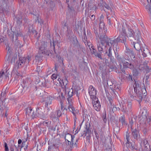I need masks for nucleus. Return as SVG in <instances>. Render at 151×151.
Listing matches in <instances>:
<instances>
[{"label":"nucleus","mask_w":151,"mask_h":151,"mask_svg":"<svg viewBox=\"0 0 151 151\" xmlns=\"http://www.w3.org/2000/svg\"><path fill=\"white\" fill-rule=\"evenodd\" d=\"M57 80L58 81L61 86L64 89V90H65L66 93L67 92L68 93V97L67 98V101L69 105L68 106V109L70 111L72 112L73 114L75 115V109L73 106V102L71 97L73 96V89H76L77 88L76 87L78 86L77 83L76 84V82H74L73 83L72 88L69 91V89L66 87L68 81L66 78L62 80L60 78H58Z\"/></svg>","instance_id":"f257e3e1"},{"label":"nucleus","mask_w":151,"mask_h":151,"mask_svg":"<svg viewBox=\"0 0 151 151\" xmlns=\"http://www.w3.org/2000/svg\"><path fill=\"white\" fill-rule=\"evenodd\" d=\"M134 91L131 97L133 99L137 101L140 104L142 99L143 94H145L146 89L145 88L141 89L140 86L139 82L136 81L134 85Z\"/></svg>","instance_id":"f03ea898"},{"label":"nucleus","mask_w":151,"mask_h":151,"mask_svg":"<svg viewBox=\"0 0 151 151\" xmlns=\"http://www.w3.org/2000/svg\"><path fill=\"white\" fill-rule=\"evenodd\" d=\"M125 36L119 35L117 38L116 40L115 39L110 38L108 39L106 41V47L107 48L109 47V49L108 51H106V54L109 57H111L112 55V50L116 44V41L122 42V40H123L124 41V40H125Z\"/></svg>","instance_id":"7ed1b4c3"},{"label":"nucleus","mask_w":151,"mask_h":151,"mask_svg":"<svg viewBox=\"0 0 151 151\" xmlns=\"http://www.w3.org/2000/svg\"><path fill=\"white\" fill-rule=\"evenodd\" d=\"M142 118L140 120V123L142 124H148L151 121L150 118L148 116L146 108L144 107L142 110Z\"/></svg>","instance_id":"20e7f679"},{"label":"nucleus","mask_w":151,"mask_h":151,"mask_svg":"<svg viewBox=\"0 0 151 151\" xmlns=\"http://www.w3.org/2000/svg\"><path fill=\"white\" fill-rule=\"evenodd\" d=\"M121 102L122 109L123 111L126 112L131 111L132 104L131 102L128 101L125 99H122Z\"/></svg>","instance_id":"39448f33"},{"label":"nucleus","mask_w":151,"mask_h":151,"mask_svg":"<svg viewBox=\"0 0 151 151\" xmlns=\"http://www.w3.org/2000/svg\"><path fill=\"white\" fill-rule=\"evenodd\" d=\"M116 58L118 60V62L120 63V65L121 68L122 67V64H123V67L124 68H128L134 70V66L130 63H129L128 62L126 61L124 59L122 58H121L119 55H117Z\"/></svg>","instance_id":"423d86ee"},{"label":"nucleus","mask_w":151,"mask_h":151,"mask_svg":"<svg viewBox=\"0 0 151 151\" xmlns=\"http://www.w3.org/2000/svg\"><path fill=\"white\" fill-rule=\"evenodd\" d=\"M141 145L142 147V151H151V150L147 141L145 139H143L142 140Z\"/></svg>","instance_id":"0eeeda50"},{"label":"nucleus","mask_w":151,"mask_h":151,"mask_svg":"<svg viewBox=\"0 0 151 151\" xmlns=\"http://www.w3.org/2000/svg\"><path fill=\"white\" fill-rule=\"evenodd\" d=\"M47 42L42 41L40 44V52L42 54H45L47 51Z\"/></svg>","instance_id":"6e6552de"},{"label":"nucleus","mask_w":151,"mask_h":151,"mask_svg":"<svg viewBox=\"0 0 151 151\" xmlns=\"http://www.w3.org/2000/svg\"><path fill=\"white\" fill-rule=\"evenodd\" d=\"M88 93L90 96L91 99L92 100L96 99L97 98L96 97V91L95 88H94L92 86H90L88 89Z\"/></svg>","instance_id":"1a4fd4ad"},{"label":"nucleus","mask_w":151,"mask_h":151,"mask_svg":"<svg viewBox=\"0 0 151 151\" xmlns=\"http://www.w3.org/2000/svg\"><path fill=\"white\" fill-rule=\"evenodd\" d=\"M96 100L95 99H92L93 106L95 110L98 111L100 109L101 105L98 99L96 98Z\"/></svg>","instance_id":"9d476101"},{"label":"nucleus","mask_w":151,"mask_h":151,"mask_svg":"<svg viewBox=\"0 0 151 151\" xmlns=\"http://www.w3.org/2000/svg\"><path fill=\"white\" fill-rule=\"evenodd\" d=\"M97 46L98 51L101 53H102L103 51V49L106 47V45L104 46L103 42L101 41L98 42L97 44Z\"/></svg>","instance_id":"9b49d317"},{"label":"nucleus","mask_w":151,"mask_h":151,"mask_svg":"<svg viewBox=\"0 0 151 151\" xmlns=\"http://www.w3.org/2000/svg\"><path fill=\"white\" fill-rule=\"evenodd\" d=\"M44 110L42 109L38 108L36 109V111L37 114H35L36 116H39L41 118L43 119L45 118L43 114V112Z\"/></svg>","instance_id":"f8f14e48"},{"label":"nucleus","mask_w":151,"mask_h":151,"mask_svg":"<svg viewBox=\"0 0 151 151\" xmlns=\"http://www.w3.org/2000/svg\"><path fill=\"white\" fill-rule=\"evenodd\" d=\"M26 114L27 116L28 115L32 117H36L35 114H34L33 111L30 108H28L26 109Z\"/></svg>","instance_id":"ddd939ff"},{"label":"nucleus","mask_w":151,"mask_h":151,"mask_svg":"<svg viewBox=\"0 0 151 151\" xmlns=\"http://www.w3.org/2000/svg\"><path fill=\"white\" fill-rule=\"evenodd\" d=\"M25 62V59L23 58H20L19 60L16 63V65L18 66L19 68L22 66L24 64Z\"/></svg>","instance_id":"4468645a"},{"label":"nucleus","mask_w":151,"mask_h":151,"mask_svg":"<svg viewBox=\"0 0 151 151\" xmlns=\"http://www.w3.org/2000/svg\"><path fill=\"white\" fill-rule=\"evenodd\" d=\"M104 17L103 15H101L99 18L100 23L99 24V29L101 30L104 29V23L103 20Z\"/></svg>","instance_id":"2eb2a0df"},{"label":"nucleus","mask_w":151,"mask_h":151,"mask_svg":"<svg viewBox=\"0 0 151 151\" xmlns=\"http://www.w3.org/2000/svg\"><path fill=\"white\" fill-rule=\"evenodd\" d=\"M132 137L136 139H138L139 135L138 134L139 131L138 129H132Z\"/></svg>","instance_id":"dca6fc26"},{"label":"nucleus","mask_w":151,"mask_h":151,"mask_svg":"<svg viewBox=\"0 0 151 151\" xmlns=\"http://www.w3.org/2000/svg\"><path fill=\"white\" fill-rule=\"evenodd\" d=\"M74 136H72L70 134H67L65 135V139L68 142H70L71 143L73 144V140L74 139Z\"/></svg>","instance_id":"f3484780"},{"label":"nucleus","mask_w":151,"mask_h":151,"mask_svg":"<svg viewBox=\"0 0 151 151\" xmlns=\"http://www.w3.org/2000/svg\"><path fill=\"white\" fill-rule=\"evenodd\" d=\"M9 75V72L8 70H6V72L4 73V72L1 71L0 72V78L4 77L5 78H7Z\"/></svg>","instance_id":"a211bd4d"},{"label":"nucleus","mask_w":151,"mask_h":151,"mask_svg":"<svg viewBox=\"0 0 151 151\" xmlns=\"http://www.w3.org/2000/svg\"><path fill=\"white\" fill-rule=\"evenodd\" d=\"M140 42H137V43H134V42H131V43L132 44H133V45H134V47L135 50L138 51L139 50L141 49V46L139 43Z\"/></svg>","instance_id":"6ab92c4d"},{"label":"nucleus","mask_w":151,"mask_h":151,"mask_svg":"<svg viewBox=\"0 0 151 151\" xmlns=\"http://www.w3.org/2000/svg\"><path fill=\"white\" fill-rule=\"evenodd\" d=\"M140 33L138 32L136 33V35H135L134 39L137 40V42H141L140 39Z\"/></svg>","instance_id":"aec40b11"},{"label":"nucleus","mask_w":151,"mask_h":151,"mask_svg":"<svg viewBox=\"0 0 151 151\" xmlns=\"http://www.w3.org/2000/svg\"><path fill=\"white\" fill-rule=\"evenodd\" d=\"M12 32L13 33L12 39L14 38L15 37L16 39H17V37L19 36H20L21 35V33L20 32Z\"/></svg>","instance_id":"412c9836"},{"label":"nucleus","mask_w":151,"mask_h":151,"mask_svg":"<svg viewBox=\"0 0 151 151\" xmlns=\"http://www.w3.org/2000/svg\"><path fill=\"white\" fill-rule=\"evenodd\" d=\"M126 50L125 51V55L126 56H128L129 55H130L131 53H132L133 51L128 48L127 47H126Z\"/></svg>","instance_id":"4be33fe9"},{"label":"nucleus","mask_w":151,"mask_h":151,"mask_svg":"<svg viewBox=\"0 0 151 151\" xmlns=\"http://www.w3.org/2000/svg\"><path fill=\"white\" fill-rule=\"evenodd\" d=\"M44 101L46 102V104H50L51 103V97L50 96H47L45 99Z\"/></svg>","instance_id":"5701e85b"},{"label":"nucleus","mask_w":151,"mask_h":151,"mask_svg":"<svg viewBox=\"0 0 151 151\" xmlns=\"http://www.w3.org/2000/svg\"><path fill=\"white\" fill-rule=\"evenodd\" d=\"M145 9L150 15L151 16V6L149 4H147L145 6Z\"/></svg>","instance_id":"b1692460"},{"label":"nucleus","mask_w":151,"mask_h":151,"mask_svg":"<svg viewBox=\"0 0 151 151\" xmlns=\"http://www.w3.org/2000/svg\"><path fill=\"white\" fill-rule=\"evenodd\" d=\"M128 58H127V60H129L131 59L133 60V59H134L135 58V56L134 55V53L133 52H132V53H131L130 55H129Z\"/></svg>","instance_id":"393cba45"},{"label":"nucleus","mask_w":151,"mask_h":151,"mask_svg":"<svg viewBox=\"0 0 151 151\" xmlns=\"http://www.w3.org/2000/svg\"><path fill=\"white\" fill-rule=\"evenodd\" d=\"M104 6L105 8H106L108 10L110 11L112 13V14H113L112 17H113V15L114 14V12L113 11L112 9L111 8L108 4H105L104 5Z\"/></svg>","instance_id":"a878e982"},{"label":"nucleus","mask_w":151,"mask_h":151,"mask_svg":"<svg viewBox=\"0 0 151 151\" xmlns=\"http://www.w3.org/2000/svg\"><path fill=\"white\" fill-rule=\"evenodd\" d=\"M16 21L17 22L18 24H20L22 23V20L21 17L19 15H17L16 19Z\"/></svg>","instance_id":"bb28decb"},{"label":"nucleus","mask_w":151,"mask_h":151,"mask_svg":"<svg viewBox=\"0 0 151 151\" xmlns=\"http://www.w3.org/2000/svg\"><path fill=\"white\" fill-rule=\"evenodd\" d=\"M135 120V119L134 118H132L131 119H129V126L130 127L131 129H132V125L133 124L134 122V121Z\"/></svg>","instance_id":"cd10ccee"},{"label":"nucleus","mask_w":151,"mask_h":151,"mask_svg":"<svg viewBox=\"0 0 151 151\" xmlns=\"http://www.w3.org/2000/svg\"><path fill=\"white\" fill-rule=\"evenodd\" d=\"M149 53V50L148 49L146 48L143 50L142 51V54L144 57H145L147 55V54Z\"/></svg>","instance_id":"c85d7f7f"},{"label":"nucleus","mask_w":151,"mask_h":151,"mask_svg":"<svg viewBox=\"0 0 151 151\" xmlns=\"http://www.w3.org/2000/svg\"><path fill=\"white\" fill-rule=\"evenodd\" d=\"M134 32H133V30L131 29H129V32L128 33V36L130 37H132L133 35V33Z\"/></svg>","instance_id":"c756f323"},{"label":"nucleus","mask_w":151,"mask_h":151,"mask_svg":"<svg viewBox=\"0 0 151 151\" xmlns=\"http://www.w3.org/2000/svg\"><path fill=\"white\" fill-rule=\"evenodd\" d=\"M10 150L11 151H18V149L15 145H13L10 147Z\"/></svg>","instance_id":"7c9ffc66"},{"label":"nucleus","mask_w":151,"mask_h":151,"mask_svg":"<svg viewBox=\"0 0 151 151\" xmlns=\"http://www.w3.org/2000/svg\"><path fill=\"white\" fill-rule=\"evenodd\" d=\"M2 4H1V7L2 9L3 10H5V8H6L7 6V4L4 1H2Z\"/></svg>","instance_id":"2f4dec72"},{"label":"nucleus","mask_w":151,"mask_h":151,"mask_svg":"<svg viewBox=\"0 0 151 151\" xmlns=\"http://www.w3.org/2000/svg\"><path fill=\"white\" fill-rule=\"evenodd\" d=\"M126 138L127 139V141L126 142V144L127 145V144L129 145V134L128 132H127L126 134Z\"/></svg>","instance_id":"473e14b6"},{"label":"nucleus","mask_w":151,"mask_h":151,"mask_svg":"<svg viewBox=\"0 0 151 151\" xmlns=\"http://www.w3.org/2000/svg\"><path fill=\"white\" fill-rule=\"evenodd\" d=\"M57 115V113L56 112L52 113L51 114V117L52 118V119L57 120L58 117H55Z\"/></svg>","instance_id":"72a5a7b5"},{"label":"nucleus","mask_w":151,"mask_h":151,"mask_svg":"<svg viewBox=\"0 0 151 151\" xmlns=\"http://www.w3.org/2000/svg\"><path fill=\"white\" fill-rule=\"evenodd\" d=\"M91 52L95 55H96V50L94 48L93 46H91V47L89 48Z\"/></svg>","instance_id":"f704fd0d"},{"label":"nucleus","mask_w":151,"mask_h":151,"mask_svg":"<svg viewBox=\"0 0 151 151\" xmlns=\"http://www.w3.org/2000/svg\"><path fill=\"white\" fill-rule=\"evenodd\" d=\"M119 121L123 124H125V118L123 116H121L119 118Z\"/></svg>","instance_id":"c9c22d12"},{"label":"nucleus","mask_w":151,"mask_h":151,"mask_svg":"<svg viewBox=\"0 0 151 151\" xmlns=\"http://www.w3.org/2000/svg\"><path fill=\"white\" fill-rule=\"evenodd\" d=\"M84 42L86 45H88L89 48L91 47V46H93L91 43L90 42H87L85 40L84 41Z\"/></svg>","instance_id":"e433bc0d"},{"label":"nucleus","mask_w":151,"mask_h":151,"mask_svg":"<svg viewBox=\"0 0 151 151\" xmlns=\"http://www.w3.org/2000/svg\"><path fill=\"white\" fill-rule=\"evenodd\" d=\"M95 33L96 35V37H99L100 40H102L104 38V36H101V35H99L97 32H95Z\"/></svg>","instance_id":"4c0bfd02"},{"label":"nucleus","mask_w":151,"mask_h":151,"mask_svg":"<svg viewBox=\"0 0 151 151\" xmlns=\"http://www.w3.org/2000/svg\"><path fill=\"white\" fill-rule=\"evenodd\" d=\"M57 115L56 116V117H60L61 114H62V113L61 112V111L60 110H58L57 112Z\"/></svg>","instance_id":"58836bf2"},{"label":"nucleus","mask_w":151,"mask_h":151,"mask_svg":"<svg viewBox=\"0 0 151 151\" xmlns=\"http://www.w3.org/2000/svg\"><path fill=\"white\" fill-rule=\"evenodd\" d=\"M17 65L16 66H15L14 68L12 71V73L13 74V73H16V72L17 73V68H18V67L17 68Z\"/></svg>","instance_id":"ea45409f"},{"label":"nucleus","mask_w":151,"mask_h":151,"mask_svg":"<svg viewBox=\"0 0 151 151\" xmlns=\"http://www.w3.org/2000/svg\"><path fill=\"white\" fill-rule=\"evenodd\" d=\"M114 89L115 90H119L120 85L119 84H116L114 85Z\"/></svg>","instance_id":"a19ab883"},{"label":"nucleus","mask_w":151,"mask_h":151,"mask_svg":"<svg viewBox=\"0 0 151 151\" xmlns=\"http://www.w3.org/2000/svg\"><path fill=\"white\" fill-rule=\"evenodd\" d=\"M43 124L44 125L47 127L50 125V122L44 121L43 122Z\"/></svg>","instance_id":"79ce46f5"},{"label":"nucleus","mask_w":151,"mask_h":151,"mask_svg":"<svg viewBox=\"0 0 151 151\" xmlns=\"http://www.w3.org/2000/svg\"><path fill=\"white\" fill-rule=\"evenodd\" d=\"M43 124L44 125L47 127L50 125V122L44 121L43 122Z\"/></svg>","instance_id":"37998d69"},{"label":"nucleus","mask_w":151,"mask_h":151,"mask_svg":"<svg viewBox=\"0 0 151 151\" xmlns=\"http://www.w3.org/2000/svg\"><path fill=\"white\" fill-rule=\"evenodd\" d=\"M57 75L56 74H53L51 76V78L53 80L56 79L57 78Z\"/></svg>","instance_id":"c03bdc74"},{"label":"nucleus","mask_w":151,"mask_h":151,"mask_svg":"<svg viewBox=\"0 0 151 151\" xmlns=\"http://www.w3.org/2000/svg\"><path fill=\"white\" fill-rule=\"evenodd\" d=\"M107 18L108 19V23L109 24V25H111L112 24L111 23V21L110 20V18H109V17L108 16V15L107 14Z\"/></svg>","instance_id":"a18cd8bd"},{"label":"nucleus","mask_w":151,"mask_h":151,"mask_svg":"<svg viewBox=\"0 0 151 151\" xmlns=\"http://www.w3.org/2000/svg\"><path fill=\"white\" fill-rule=\"evenodd\" d=\"M4 148L5 149V151H9V149L7 146V144L6 143H4Z\"/></svg>","instance_id":"49530a36"},{"label":"nucleus","mask_w":151,"mask_h":151,"mask_svg":"<svg viewBox=\"0 0 151 151\" xmlns=\"http://www.w3.org/2000/svg\"><path fill=\"white\" fill-rule=\"evenodd\" d=\"M52 69L50 68L48 69V70L47 71V73L48 75H50V74L52 73Z\"/></svg>","instance_id":"de8ad7c7"},{"label":"nucleus","mask_w":151,"mask_h":151,"mask_svg":"<svg viewBox=\"0 0 151 151\" xmlns=\"http://www.w3.org/2000/svg\"><path fill=\"white\" fill-rule=\"evenodd\" d=\"M148 131V129L146 128H144L143 130V132L145 134H146Z\"/></svg>","instance_id":"09e8293b"},{"label":"nucleus","mask_w":151,"mask_h":151,"mask_svg":"<svg viewBox=\"0 0 151 151\" xmlns=\"http://www.w3.org/2000/svg\"><path fill=\"white\" fill-rule=\"evenodd\" d=\"M60 106H61V109L62 110L64 108L63 106V103L62 102L60 101Z\"/></svg>","instance_id":"8fccbe9b"},{"label":"nucleus","mask_w":151,"mask_h":151,"mask_svg":"<svg viewBox=\"0 0 151 151\" xmlns=\"http://www.w3.org/2000/svg\"><path fill=\"white\" fill-rule=\"evenodd\" d=\"M91 19L92 20H94L95 19V17L94 15H92L91 16Z\"/></svg>","instance_id":"3c124183"},{"label":"nucleus","mask_w":151,"mask_h":151,"mask_svg":"<svg viewBox=\"0 0 151 151\" xmlns=\"http://www.w3.org/2000/svg\"><path fill=\"white\" fill-rule=\"evenodd\" d=\"M97 57H98L99 58H100L101 59H102V58L101 56V55L100 54H98L97 55Z\"/></svg>","instance_id":"603ef678"},{"label":"nucleus","mask_w":151,"mask_h":151,"mask_svg":"<svg viewBox=\"0 0 151 151\" xmlns=\"http://www.w3.org/2000/svg\"><path fill=\"white\" fill-rule=\"evenodd\" d=\"M107 84H108V86H111L112 85L111 84V83H110V81H107Z\"/></svg>","instance_id":"864d4df0"},{"label":"nucleus","mask_w":151,"mask_h":151,"mask_svg":"<svg viewBox=\"0 0 151 151\" xmlns=\"http://www.w3.org/2000/svg\"><path fill=\"white\" fill-rule=\"evenodd\" d=\"M22 142V140L21 139H19L18 140V144H20Z\"/></svg>","instance_id":"5fc2aeb1"},{"label":"nucleus","mask_w":151,"mask_h":151,"mask_svg":"<svg viewBox=\"0 0 151 151\" xmlns=\"http://www.w3.org/2000/svg\"><path fill=\"white\" fill-rule=\"evenodd\" d=\"M108 99L109 100V101L111 103V101L112 100V98H111L110 97H108Z\"/></svg>","instance_id":"6e6d98bb"},{"label":"nucleus","mask_w":151,"mask_h":151,"mask_svg":"<svg viewBox=\"0 0 151 151\" xmlns=\"http://www.w3.org/2000/svg\"><path fill=\"white\" fill-rule=\"evenodd\" d=\"M40 148H39V146H38V145H37V151H38V149H39V150H40V147H41V145H40Z\"/></svg>","instance_id":"4d7b16f0"},{"label":"nucleus","mask_w":151,"mask_h":151,"mask_svg":"<svg viewBox=\"0 0 151 151\" xmlns=\"http://www.w3.org/2000/svg\"><path fill=\"white\" fill-rule=\"evenodd\" d=\"M117 109L116 107H114L112 109V110L113 111H116Z\"/></svg>","instance_id":"13d9d810"},{"label":"nucleus","mask_w":151,"mask_h":151,"mask_svg":"<svg viewBox=\"0 0 151 151\" xmlns=\"http://www.w3.org/2000/svg\"><path fill=\"white\" fill-rule=\"evenodd\" d=\"M15 74H16L17 76H20V74L19 73H18V72H16V73Z\"/></svg>","instance_id":"bf43d9fd"},{"label":"nucleus","mask_w":151,"mask_h":151,"mask_svg":"<svg viewBox=\"0 0 151 151\" xmlns=\"http://www.w3.org/2000/svg\"><path fill=\"white\" fill-rule=\"evenodd\" d=\"M122 29L124 33L125 34L126 33L125 29H124L123 28H122Z\"/></svg>","instance_id":"052dcab7"},{"label":"nucleus","mask_w":151,"mask_h":151,"mask_svg":"<svg viewBox=\"0 0 151 151\" xmlns=\"http://www.w3.org/2000/svg\"><path fill=\"white\" fill-rule=\"evenodd\" d=\"M103 121H104V122H106V118H105V117L104 118V119H103Z\"/></svg>","instance_id":"680f3d73"},{"label":"nucleus","mask_w":151,"mask_h":151,"mask_svg":"<svg viewBox=\"0 0 151 151\" xmlns=\"http://www.w3.org/2000/svg\"><path fill=\"white\" fill-rule=\"evenodd\" d=\"M17 47H21L20 45L19 44H19H18V45H17Z\"/></svg>","instance_id":"e2e57ef3"},{"label":"nucleus","mask_w":151,"mask_h":151,"mask_svg":"<svg viewBox=\"0 0 151 151\" xmlns=\"http://www.w3.org/2000/svg\"><path fill=\"white\" fill-rule=\"evenodd\" d=\"M98 135V136L97 135V134H96V138L97 139H98V138H99V136L98 135V134H97Z\"/></svg>","instance_id":"0e129e2a"},{"label":"nucleus","mask_w":151,"mask_h":151,"mask_svg":"<svg viewBox=\"0 0 151 151\" xmlns=\"http://www.w3.org/2000/svg\"><path fill=\"white\" fill-rule=\"evenodd\" d=\"M74 146L75 147H76L77 146V145H76V143H75V144H74Z\"/></svg>","instance_id":"69168bd1"},{"label":"nucleus","mask_w":151,"mask_h":151,"mask_svg":"<svg viewBox=\"0 0 151 151\" xmlns=\"http://www.w3.org/2000/svg\"><path fill=\"white\" fill-rule=\"evenodd\" d=\"M45 1L47 3L48 2V0H45Z\"/></svg>","instance_id":"338daca9"},{"label":"nucleus","mask_w":151,"mask_h":151,"mask_svg":"<svg viewBox=\"0 0 151 151\" xmlns=\"http://www.w3.org/2000/svg\"><path fill=\"white\" fill-rule=\"evenodd\" d=\"M114 52H115V55L116 56V52L115 51H114Z\"/></svg>","instance_id":"774afa93"}]
</instances>
